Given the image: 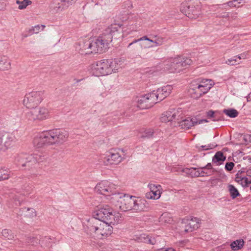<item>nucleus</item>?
Returning <instances> with one entry per match:
<instances>
[{
  "label": "nucleus",
  "instance_id": "39",
  "mask_svg": "<svg viewBox=\"0 0 251 251\" xmlns=\"http://www.w3.org/2000/svg\"><path fill=\"white\" fill-rule=\"evenodd\" d=\"M154 133H155V131L153 129H152V128L145 129L142 132V134L141 137L142 138H150L153 137Z\"/></svg>",
  "mask_w": 251,
  "mask_h": 251
},
{
  "label": "nucleus",
  "instance_id": "58",
  "mask_svg": "<svg viewBox=\"0 0 251 251\" xmlns=\"http://www.w3.org/2000/svg\"><path fill=\"white\" fill-rule=\"evenodd\" d=\"M5 151V150L4 149V148L2 144V140L0 138V151Z\"/></svg>",
  "mask_w": 251,
  "mask_h": 251
},
{
  "label": "nucleus",
  "instance_id": "43",
  "mask_svg": "<svg viewBox=\"0 0 251 251\" xmlns=\"http://www.w3.org/2000/svg\"><path fill=\"white\" fill-rule=\"evenodd\" d=\"M224 113L231 118H235L238 115V112L235 109H225Z\"/></svg>",
  "mask_w": 251,
  "mask_h": 251
},
{
  "label": "nucleus",
  "instance_id": "59",
  "mask_svg": "<svg viewBox=\"0 0 251 251\" xmlns=\"http://www.w3.org/2000/svg\"><path fill=\"white\" fill-rule=\"evenodd\" d=\"M159 251H175V250L173 248H167V249H165V250L162 249Z\"/></svg>",
  "mask_w": 251,
  "mask_h": 251
},
{
  "label": "nucleus",
  "instance_id": "41",
  "mask_svg": "<svg viewBox=\"0 0 251 251\" xmlns=\"http://www.w3.org/2000/svg\"><path fill=\"white\" fill-rule=\"evenodd\" d=\"M173 221L168 213H163L159 218V221L163 223H170Z\"/></svg>",
  "mask_w": 251,
  "mask_h": 251
},
{
  "label": "nucleus",
  "instance_id": "50",
  "mask_svg": "<svg viewBox=\"0 0 251 251\" xmlns=\"http://www.w3.org/2000/svg\"><path fill=\"white\" fill-rule=\"evenodd\" d=\"M248 55V52H244L242 53H241L239 55L236 56V58H237L238 61H239L241 59H245L247 58Z\"/></svg>",
  "mask_w": 251,
  "mask_h": 251
},
{
  "label": "nucleus",
  "instance_id": "3",
  "mask_svg": "<svg viewBox=\"0 0 251 251\" xmlns=\"http://www.w3.org/2000/svg\"><path fill=\"white\" fill-rule=\"evenodd\" d=\"M192 63V60L189 58L177 57L166 59L162 63L160 64L158 67L163 69L164 71H167L170 73H177L183 71Z\"/></svg>",
  "mask_w": 251,
  "mask_h": 251
},
{
  "label": "nucleus",
  "instance_id": "27",
  "mask_svg": "<svg viewBox=\"0 0 251 251\" xmlns=\"http://www.w3.org/2000/svg\"><path fill=\"white\" fill-rule=\"evenodd\" d=\"M141 24L138 23L136 21L134 22H130L126 29H124V32L126 34H129L132 31H137L139 29Z\"/></svg>",
  "mask_w": 251,
  "mask_h": 251
},
{
  "label": "nucleus",
  "instance_id": "33",
  "mask_svg": "<svg viewBox=\"0 0 251 251\" xmlns=\"http://www.w3.org/2000/svg\"><path fill=\"white\" fill-rule=\"evenodd\" d=\"M139 239L141 242H143L146 243L154 245L155 244V240L154 238L151 237L149 235L143 234L140 235Z\"/></svg>",
  "mask_w": 251,
  "mask_h": 251
},
{
  "label": "nucleus",
  "instance_id": "19",
  "mask_svg": "<svg viewBox=\"0 0 251 251\" xmlns=\"http://www.w3.org/2000/svg\"><path fill=\"white\" fill-rule=\"evenodd\" d=\"M206 119L197 120L196 118H187L179 122L178 126L182 129H188L196 125H200L204 123H207Z\"/></svg>",
  "mask_w": 251,
  "mask_h": 251
},
{
  "label": "nucleus",
  "instance_id": "25",
  "mask_svg": "<svg viewBox=\"0 0 251 251\" xmlns=\"http://www.w3.org/2000/svg\"><path fill=\"white\" fill-rule=\"evenodd\" d=\"M46 156L41 154H33L28 155L27 163H29L30 167L36 163L43 162L46 160Z\"/></svg>",
  "mask_w": 251,
  "mask_h": 251
},
{
  "label": "nucleus",
  "instance_id": "56",
  "mask_svg": "<svg viewBox=\"0 0 251 251\" xmlns=\"http://www.w3.org/2000/svg\"><path fill=\"white\" fill-rule=\"evenodd\" d=\"M6 6V0H0V10H2Z\"/></svg>",
  "mask_w": 251,
  "mask_h": 251
},
{
  "label": "nucleus",
  "instance_id": "62",
  "mask_svg": "<svg viewBox=\"0 0 251 251\" xmlns=\"http://www.w3.org/2000/svg\"><path fill=\"white\" fill-rule=\"evenodd\" d=\"M247 99L248 101H251V93L249 94Z\"/></svg>",
  "mask_w": 251,
  "mask_h": 251
},
{
  "label": "nucleus",
  "instance_id": "4",
  "mask_svg": "<svg viewBox=\"0 0 251 251\" xmlns=\"http://www.w3.org/2000/svg\"><path fill=\"white\" fill-rule=\"evenodd\" d=\"M86 225L91 232L100 238L110 235L113 231L112 224L94 218L88 219Z\"/></svg>",
  "mask_w": 251,
  "mask_h": 251
},
{
  "label": "nucleus",
  "instance_id": "55",
  "mask_svg": "<svg viewBox=\"0 0 251 251\" xmlns=\"http://www.w3.org/2000/svg\"><path fill=\"white\" fill-rule=\"evenodd\" d=\"M203 169V170L204 171V170L207 169V170H210V172H213L214 170L212 168V165L211 163H208L205 167L201 168Z\"/></svg>",
  "mask_w": 251,
  "mask_h": 251
},
{
  "label": "nucleus",
  "instance_id": "15",
  "mask_svg": "<svg viewBox=\"0 0 251 251\" xmlns=\"http://www.w3.org/2000/svg\"><path fill=\"white\" fill-rule=\"evenodd\" d=\"M200 220L197 218H187L182 220L181 233L191 232L199 227Z\"/></svg>",
  "mask_w": 251,
  "mask_h": 251
},
{
  "label": "nucleus",
  "instance_id": "26",
  "mask_svg": "<svg viewBox=\"0 0 251 251\" xmlns=\"http://www.w3.org/2000/svg\"><path fill=\"white\" fill-rule=\"evenodd\" d=\"M195 168H191L190 169L185 168L181 170L182 172L190 175L192 177L201 176L202 172L204 173V171L201 168L196 170Z\"/></svg>",
  "mask_w": 251,
  "mask_h": 251
},
{
  "label": "nucleus",
  "instance_id": "31",
  "mask_svg": "<svg viewBox=\"0 0 251 251\" xmlns=\"http://www.w3.org/2000/svg\"><path fill=\"white\" fill-rule=\"evenodd\" d=\"M10 67V63L5 56H0V70L4 71Z\"/></svg>",
  "mask_w": 251,
  "mask_h": 251
},
{
  "label": "nucleus",
  "instance_id": "53",
  "mask_svg": "<svg viewBox=\"0 0 251 251\" xmlns=\"http://www.w3.org/2000/svg\"><path fill=\"white\" fill-rule=\"evenodd\" d=\"M76 0H61V2H65L66 5H70L75 3Z\"/></svg>",
  "mask_w": 251,
  "mask_h": 251
},
{
  "label": "nucleus",
  "instance_id": "28",
  "mask_svg": "<svg viewBox=\"0 0 251 251\" xmlns=\"http://www.w3.org/2000/svg\"><path fill=\"white\" fill-rule=\"evenodd\" d=\"M150 42L152 43L153 44L150 45L149 47L152 48L154 47H158L163 44L164 39L161 36L154 35L151 36L150 38Z\"/></svg>",
  "mask_w": 251,
  "mask_h": 251
},
{
  "label": "nucleus",
  "instance_id": "13",
  "mask_svg": "<svg viewBox=\"0 0 251 251\" xmlns=\"http://www.w3.org/2000/svg\"><path fill=\"white\" fill-rule=\"evenodd\" d=\"M173 87L171 85H167L154 90L151 93L152 98H154L155 103L162 100L167 97L171 94Z\"/></svg>",
  "mask_w": 251,
  "mask_h": 251
},
{
  "label": "nucleus",
  "instance_id": "14",
  "mask_svg": "<svg viewBox=\"0 0 251 251\" xmlns=\"http://www.w3.org/2000/svg\"><path fill=\"white\" fill-rule=\"evenodd\" d=\"M34 146L37 149H44L51 145L48 131L36 135L33 141Z\"/></svg>",
  "mask_w": 251,
  "mask_h": 251
},
{
  "label": "nucleus",
  "instance_id": "51",
  "mask_svg": "<svg viewBox=\"0 0 251 251\" xmlns=\"http://www.w3.org/2000/svg\"><path fill=\"white\" fill-rule=\"evenodd\" d=\"M234 166V164L233 162H227L226 164L225 169L226 170L230 171L233 169Z\"/></svg>",
  "mask_w": 251,
  "mask_h": 251
},
{
  "label": "nucleus",
  "instance_id": "36",
  "mask_svg": "<svg viewBox=\"0 0 251 251\" xmlns=\"http://www.w3.org/2000/svg\"><path fill=\"white\" fill-rule=\"evenodd\" d=\"M11 176V172L7 169H0V180L8 179Z\"/></svg>",
  "mask_w": 251,
  "mask_h": 251
},
{
  "label": "nucleus",
  "instance_id": "17",
  "mask_svg": "<svg viewBox=\"0 0 251 251\" xmlns=\"http://www.w3.org/2000/svg\"><path fill=\"white\" fill-rule=\"evenodd\" d=\"M182 111L181 108L170 109L163 113L161 117L160 120L162 122H168L175 120H179V117L182 114Z\"/></svg>",
  "mask_w": 251,
  "mask_h": 251
},
{
  "label": "nucleus",
  "instance_id": "29",
  "mask_svg": "<svg viewBox=\"0 0 251 251\" xmlns=\"http://www.w3.org/2000/svg\"><path fill=\"white\" fill-rule=\"evenodd\" d=\"M150 38H149L147 36H144L138 39L134 40L132 42L129 44V45L127 46V48L130 49V51L132 53L136 52L138 50L139 48L137 46H133V44L138 42L144 40H146L150 42Z\"/></svg>",
  "mask_w": 251,
  "mask_h": 251
},
{
  "label": "nucleus",
  "instance_id": "52",
  "mask_svg": "<svg viewBox=\"0 0 251 251\" xmlns=\"http://www.w3.org/2000/svg\"><path fill=\"white\" fill-rule=\"evenodd\" d=\"M238 19V13L237 12H232L229 13V19L228 20H236Z\"/></svg>",
  "mask_w": 251,
  "mask_h": 251
},
{
  "label": "nucleus",
  "instance_id": "24",
  "mask_svg": "<svg viewBox=\"0 0 251 251\" xmlns=\"http://www.w3.org/2000/svg\"><path fill=\"white\" fill-rule=\"evenodd\" d=\"M28 155L25 154H17L15 156L14 162L17 165H21L23 167H30V164L29 163H27V158Z\"/></svg>",
  "mask_w": 251,
  "mask_h": 251
},
{
  "label": "nucleus",
  "instance_id": "45",
  "mask_svg": "<svg viewBox=\"0 0 251 251\" xmlns=\"http://www.w3.org/2000/svg\"><path fill=\"white\" fill-rule=\"evenodd\" d=\"M1 234L3 237L8 239H11L13 237V235L11 234V231L7 229L2 230Z\"/></svg>",
  "mask_w": 251,
  "mask_h": 251
},
{
  "label": "nucleus",
  "instance_id": "20",
  "mask_svg": "<svg viewBox=\"0 0 251 251\" xmlns=\"http://www.w3.org/2000/svg\"><path fill=\"white\" fill-rule=\"evenodd\" d=\"M150 191L146 194V197L148 199L158 200L161 194L162 187L160 185L151 183L148 184Z\"/></svg>",
  "mask_w": 251,
  "mask_h": 251
},
{
  "label": "nucleus",
  "instance_id": "47",
  "mask_svg": "<svg viewBox=\"0 0 251 251\" xmlns=\"http://www.w3.org/2000/svg\"><path fill=\"white\" fill-rule=\"evenodd\" d=\"M199 84L201 86H210L211 88L212 86L213 85V82L211 79H206L201 81Z\"/></svg>",
  "mask_w": 251,
  "mask_h": 251
},
{
  "label": "nucleus",
  "instance_id": "30",
  "mask_svg": "<svg viewBox=\"0 0 251 251\" xmlns=\"http://www.w3.org/2000/svg\"><path fill=\"white\" fill-rule=\"evenodd\" d=\"M226 159V157L223 152L218 151L216 153L212 159V162L217 165L221 164Z\"/></svg>",
  "mask_w": 251,
  "mask_h": 251
},
{
  "label": "nucleus",
  "instance_id": "35",
  "mask_svg": "<svg viewBox=\"0 0 251 251\" xmlns=\"http://www.w3.org/2000/svg\"><path fill=\"white\" fill-rule=\"evenodd\" d=\"M244 244V241L243 240H237L230 244L231 248L233 251H238L241 249Z\"/></svg>",
  "mask_w": 251,
  "mask_h": 251
},
{
  "label": "nucleus",
  "instance_id": "8",
  "mask_svg": "<svg viewBox=\"0 0 251 251\" xmlns=\"http://www.w3.org/2000/svg\"><path fill=\"white\" fill-rule=\"evenodd\" d=\"M44 92L42 91H32L27 93L23 100L24 105L27 108L36 107L43 100Z\"/></svg>",
  "mask_w": 251,
  "mask_h": 251
},
{
  "label": "nucleus",
  "instance_id": "38",
  "mask_svg": "<svg viewBox=\"0 0 251 251\" xmlns=\"http://www.w3.org/2000/svg\"><path fill=\"white\" fill-rule=\"evenodd\" d=\"M54 9L56 11L62 10L65 8L68 7L69 5H66L65 2H61V0H57L54 2Z\"/></svg>",
  "mask_w": 251,
  "mask_h": 251
},
{
  "label": "nucleus",
  "instance_id": "12",
  "mask_svg": "<svg viewBox=\"0 0 251 251\" xmlns=\"http://www.w3.org/2000/svg\"><path fill=\"white\" fill-rule=\"evenodd\" d=\"M51 145L62 144L65 142L69 134L67 131L64 129H54L48 131Z\"/></svg>",
  "mask_w": 251,
  "mask_h": 251
},
{
  "label": "nucleus",
  "instance_id": "22",
  "mask_svg": "<svg viewBox=\"0 0 251 251\" xmlns=\"http://www.w3.org/2000/svg\"><path fill=\"white\" fill-rule=\"evenodd\" d=\"M76 49L78 52L82 55L90 54L92 53L90 40H80L77 44Z\"/></svg>",
  "mask_w": 251,
  "mask_h": 251
},
{
  "label": "nucleus",
  "instance_id": "54",
  "mask_svg": "<svg viewBox=\"0 0 251 251\" xmlns=\"http://www.w3.org/2000/svg\"><path fill=\"white\" fill-rule=\"evenodd\" d=\"M14 201L15 202V205H19L21 204L22 201H23V200L18 198L17 196H15L14 198Z\"/></svg>",
  "mask_w": 251,
  "mask_h": 251
},
{
  "label": "nucleus",
  "instance_id": "5",
  "mask_svg": "<svg viewBox=\"0 0 251 251\" xmlns=\"http://www.w3.org/2000/svg\"><path fill=\"white\" fill-rule=\"evenodd\" d=\"M92 218L108 222L112 225L117 224L121 221L120 215L113 212V209L108 205L98 206V208L94 211Z\"/></svg>",
  "mask_w": 251,
  "mask_h": 251
},
{
  "label": "nucleus",
  "instance_id": "32",
  "mask_svg": "<svg viewBox=\"0 0 251 251\" xmlns=\"http://www.w3.org/2000/svg\"><path fill=\"white\" fill-rule=\"evenodd\" d=\"M247 174L248 177H237V178L238 179V181H241L242 185L244 186L251 183V169L247 171Z\"/></svg>",
  "mask_w": 251,
  "mask_h": 251
},
{
  "label": "nucleus",
  "instance_id": "37",
  "mask_svg": "<svg viewBox=\"0 0 251 251\" xmlns=\"http://www.w3.org/2000/svg\"><path fill=\"white\" fill-rule=\"evenodd\" d=\"M16 3L19 5L18 8L22 10L25 9L28 5L31 4L32 1L30 0H23V1L17 0Z\"/></svg>",
  "mask_w": 251,
  "mask_h": 251
},
{
  "label": "nucleus",
  "instance_id": "6",
  "mask_svg": "<svg viewBox=\"0 0 251 251\" xmlns=\"http://www.w3.org/2000/svg\"><path fill=\"white\" fill-rule=\"evenodd\" d=\"M180 10L190 19H196L201 14V3L198 0L182 3Z\"/></svg>",
  "mask_w": 251,
  "mask_h": 251
},
{
  "label": "nucleus",
  "instance_id": "63",
  "mask_svg": "<svg viewBox=\"0 0 251 251\" xmlns=\"http://www.w3.org/2000/svg\"><path fill=\"white\" fill-rule=\"evenodd\" d=\"M28 210H30V209H28ZM31 212H32V215H33V216H35V215H36V214H35V212H34V209H33V208H31Z\"/></svg>",
  "mask_w": 251,
  "mask_h": 251
},
{
  "label": "nucleus",
  "instance_id": "7",
  "mask_svg": "<svg viewBox=\"0 0 251 251\" xmlns=\"http://www.w3.org/2000/svg\"><path fill=\"white\" fill-rule=\"evenodd\" d=\"M118 186L108 180H102L98 183L95 190L99 194L105 196H115L119 194Z\"/></svg>",
  "mask_w": 251,
  "mask_h": 251
},
{
  "label": "nucleus",
  "instance_id": "60",
  "mask_svg": "<svg viewBox=\"0 0 251 251\" xmlns=\"http://www.w3.org/2000/svg\"><path fill=\"white\" fill-rule=\"evenodd\" d=\"M201 174L203 175H201V176H208L210 175V174L208 172H207L205 171H204V173L202 172V174Z\"/></svg>",
  "mask_w": 251,
  "mask_h": 251
},
{
  "label": "nucleus",
  "instance_id": "1",
  "mask_svg": "<svg viewBox=\"0 0 251 251\" xmlns=\"http://www.w3.org/2000/svg\"><path fill=\"white\" fill-rule=\"evenodd\" d=\"M120 29L119 25H111L101 36L90 39L92 53L105 52L113 39H117L121 36Z\"/></svg>",
  "mask_w": 251,
  "mask_h": 251
},
{
  "label": "nucleus",
  "instance_id": "23",
  "mask_svg": "<svg viewBox=\"0 0 251 251\" xmlns=\"http://www.w3.org/2000/svg\"><path fill=\"white\" fill-rule=\"evenodd\" d=\"M210 89V86H201L198 84L194 88H190L189 91L193 98L198 99L207 93Z\"/></svg>",
  "mask_w": 251,
  "mask_h": 251
},
{
  "label": "nucleus",
  "instance_id": "49",
  "mask_svg": "<svg viewBox=\"0 0 251 251\" xmlns=\"http://www.w3.org/2000/svg\"><path fill=\"white\" fill-rule=\"evenodd\" d=\"M39 240L37 238L34 237L29 238L27 241V243L29 245H31L32 246H36L38 243H39Z\"/></svg>",
  "mask_w": 251,
  "mask_h": 251
},
{
  "label": "nucleus",
  "instance_id": "2",
  "mask_svg": "<svg viewBox=\"0 0 251 251\" xmlns=\"http://www.w3.org/2000/svg\"><path fill=\"white\" fill-rule=\"evenodd\" d=\"M123 63L124 60L122 58L102 59L93 64L91 69L96 76L106 75L117 72Z\"/></svg>",
  "mask_w": 251,
  "mask_h": 251
},
{
  "label": "nucleus",
  "instance_id": "64",
  "mask_svg": "<svg viewBox=\"0 0 251 251\" xmlns=\"http://www.w3.org/2000/svg\"><path fill=\"white\" fill-rule=\"evenodd\" d=\"M246 159H248V160H249L250 162H251V156H248L246 157Z\"/></svg>",
  "mask_w": 251,
  "mask_h": 251
},
{
  "label": "nucleus",
  "instance_id": "10",
  "mask_svg": "<svg viewBox=\"0 0 251 251\" xmlns=\"http://www.w3.org/2000/svg\"><path fill=\"white\" fill-rule=\"evenodd\" d=\"M32 110L26 112V118L31 121H42L48 119L50 117L49 112L47 108L44 107H34Z\"/></svg>",
  "mask_w": 251,
  "mask_h": 251
},
{
  "label": "nucleus",
  "instance_id": "9",
  "mask_svg": "<svg viewBox=\"0 0 251 251\" xmlns=\"http://www.w3.org/2000/svg\"><path fill=\"white\" fill-rule=\"evenodd\" d=\"M133 196L119 193L111 197L112 202L123 211L132 210Z\"/></svg>",
  "mask_w": 251,
  "mask_h": 251
},
{
  "label": "nucleus",
  "instance_id": "40",
  "mask_svg": "<svg viewBox=\"0 0 251 251\" xmlns=\"http://www.w3.org/2000/svg\"><path fill=\"white\" fill-rule=\"evenodd\" d=\"M45 27V26L44 25H37L33 27H32L29 30V33L30 35L34 34V33H38L39 31L43 30L44 28Z\"/></svg>",
  "mask_w": 251,
  "mask_h": 251
},
{
  "label": "nucleus",
  "instance_id": "48",
  "mask_svg": "<svg viewBox=\"0 0 251 251\" xmlns=\"http://www.w3.org/2000/svg\"><path fill=\"white\" fill-rule=\"evenodd\" d=\"M238 1L237 0H233L232 1H229L226 3H224V4H227L230 7H239L240 5L238 4Z\"/></svg>",
  "mask_w": 251,
  "mask_h": 251
},
{
  "label": "nucleus",
  "instance_id": "34",
  "mask_svg": "<svg viewBox=\"0 0 251 251\" xmlns=\"http://www.w3.org/2000/svg\"><path fill=\"white\" fill-rule=\"evenodd\" d=\"M39 243L41 246L45 247L51 246L52 243L54 242V238L50 236H45L41 240H39Z\"/></svg>",
  "mask_w": 251,
  "mask_h": 251
},
{
  "label": "nucleus",
  "instance_id": "57",
  "mask_svg": "<svg viewBox=\"0 0 251 251\" xmlns=\"http://www.w3.org/2000/svg\"><path fill=\"white\" fill-rule=\"evenodd\" d=\"M219 17L221 18H228L229 19V13L223 12L219 15Z\"/></svg>",
  "mask_w": 251,
  "mask_h": 251
},
{
  "label": "nucleus",
  "instance_id": "42",
  "mask_svg": "<svg viewBox=\"0 0 251 251\" xmlns=\"http://www.w3.org/2000/svg\"><path fill=\"white\" fill-rule=\"evenodd\" d=\"M228 190L230 192V196L233 199L236 198L239 195L238 191L233 185H229L228 186Z\"/></svg>",
  "mask_w": 251,
  "mask_h": 251
},
{
  "label": "nucleus",
  "instance_id": "18",
  "mask_svg": "<svg viewBox=\"0 0 251 251\" xmlns=\"http://www.w3.org/2000/svg\"><path fill=\"white\" fill-rule=\"evenodd\" d=\"M132 210L136 212L146 211L148 210L149 206L147 201L140 198H137L133 196Z\"/></svg>",
  "mask_w": 251,
  "mask_h": 251
},
{
  "label": "nucleus",
  "instance_id": "44",
  "mask_svg": "<svg viewBox=\"0 0 251 251\" xmlns=\"http://www.w3.org/2000/svg\"><path fill=\"white\" fill-rule=\"evenodd\" d=\"M226 63L228 65H235L239 64V62L237 58H236V56H234L232 58L228 59L226 61Z\"/></svg>",
  "mask_w": 251,
  "mask_h": 251
},
{
  "label": "nucleus",
  "instance_id": "11",
  "mask_svg": "<svg viewBox=\"0 0 251 251\" xmlns=\"http://www.w3.org/2000/svg\"><path fill=\"white\" fill-rule=\"evenodd\" d=\"M124 152L123 150H111L102 158V161L105 165L117 164L120 163L124 157Z\"/></svg>",
  "mask_w": 251,
  "mask_h": 251
},
{
  "label": "nucleus",
  "instance_id": "46",
  "mask_svg": "<svg viewBox=\"0 0 251 251\" xmlns=\"http://www.w3.org/2000/svg\"><path fill=\"white\" fill-rule=\"evenodd\" d=\"M207 116L209 118H213V121H218L221 120V119L216 117L215 112L212 110H209V111L207 112Z\"/></svg>",
  "mask_w": 251,
  "mask_h": 251
},
{
  "label": "nucleus",
  "instance_id": "21",
  "mask_svg": "<svg viewBox=\"0 0 251 251\" xmlns=\"http://www.w3.org/2000/svg\"><path fill=\"white\" fill-rule=\"evenodd\" d=\"M0 138L5 151L9 149L13 143L16 142V138L14 134L12 133L3 132L0 134Z\"/></svg>",
  "mask_w": 251,
  "mask_h": 251
},
{
  "label": "nucleus",
  "instance_id": "61",
  "mask_svg": "<svg viewBox=\"0 0 251 251\" xmlns=\"http://www.w3.org/2000/svg\"><path fill=\"white\" fill-rule=\"evenodd\" d=\"M201 148H202V149H203V150H208V149H212V147H210V146H209V147H208V148H206V146H201Z\"/></svg>",
  "mask_w": 251,
  "mask_h": 251
},
{
  "label": "nucleus",
  "instance_id": "16",
  "mask_svg": "<svg viewBox=\"0 0 251 251\" xmlns=\"http://www.w3.org/2000/svg\"><path fill=\"white\" fill-rule=\"evenodd\" d=\"M154 98L152 97L150 93L144 96L137 97L136 98L137 106L143 109L151 108L155 104Z\"/></svg>",
  "mask_w": 251,
  "mask_h": 251
}]
</instances>
